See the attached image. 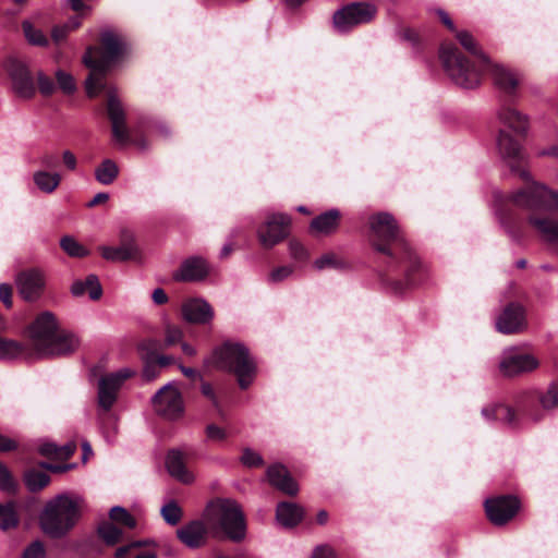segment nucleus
Here are the masks:
<instances>
[{"instance_id":"obj_53","label":"nucleus","mask_w":558,"mask_h":558,"mask_svg":"<svg viewBox=\"0 0 558 558\" xmlns=\"http://www.w3.org/2000/svg\"><path fill=\"white\" fill-rule=\"evenodd\" d=\"M136 236L133 230L123 227L120 230V243L119 244H134Z\"/></svg>"},{"instance_id":"obj_18","label":"nucleus","mask_w":558,"mask_h":558,"mask_svg":"<svg viewBox=\"0 0 558 558\" xmlns=\"http://www.w3.org/2000/svg\"><path fill=\"white\" fill-rule=\"evenodd\" d=\"M341 220L342 213L337 208H332L314 217L308 225L307 231L316 239L329 236L338 231Z\"/></svg>"},{"instance_id":"obj_7","label":"nucleus","mask_w":558,"mask_h":558,"mask_svg":"<svg viewBox=\"0 0 558 558\" xmlns=\"http://www.w3.org/2000/svg\"><path fill=\"white\" fill-rule=\"evenodd\" d=\"M213 357L218 368L231 371L236 375L242 389H246L251 385L255 365L243 344L226 342L215 350Z\"/></svg>"},{"instance_id":"obj_34","label":"nucleus","mask_w":558,"mask_h":558,"mask_svg":"<svg viewBox=\"0 0 558 558\" xmlns=\"http://www.w3.org/2000/svg\"><path fill=\"white\" fill-rule=\"evenodd\" d=\"M160 515L166 523L173 526L181 521L183 517V510L177 501L169 500L160 508Z\"/></svg>"},{"instance_id":"obj_41","label":"nucleus","mask_w":558,"mask_h":558,"mask_svg":"<svg viewBox=\"0 0 558 558\" xmlns=\"http://www.w3.org/2000/svg\"><path fill=\"white\" fill-rule=\"evenodd\" d=\"M183 341V331L174 325H167L165 328V344L171 347Z\"/></svg>"},{"instance_id":"obj_44","label":"nucleus","mask_w":558,"mask_h":558,"mask_svg":"<svg viewBox=\"0 0 558 558\" xmlns=\"http://www.w3.org/2000/svg\"><path fill=\"white\" fill-rule=\"evenodd\" d=\"M241 462L245 466L256 468V466H260L263 464V458L258 452H256L250 448H245L241 456Z\"/></svg>"},{"instance_id":"obj_63","label":"nucleus","mask_w":558,"mask_h":558,"mask_svg":"<svg viewBox=\"0 0 558 558\" xmlns=\"http://www.w3.org/2000/svg\"><path fill=\"white\" fill-rule=\"evenodd\" d=\"M16 448V442L0 434V451H10Z\"/></svg>"},{"instance_id":"obj_37","label":"nucleus","mask_w":558,"mask_h":558,"mask_svg":"<svg viewBox=\"0 0 558 558\" xmlns=\"http://www.w3.org/2000/svg\"><path fill=\"white\" fill-rule=\"evenodd\" d=\"M110 522L118 523L128 529H134L136 525L135 519L122 507H113L110 510Z\"/></svg>"},{"instance_id":"obj_62","label":"nucleus","mask_w":558,"mask_h":558,"mask_svg":"<svg viewBox=\"0 0 558 558\" xmlns=\"http://www.w3.org/2000/svg\"><path fill=\"white\" fill-rule=\"evenodd\" d=\"M151 299L157 305H162L168 302V295L161 288H157L153 291Z\"/></svg>"},{"instance_id":"obj_16","label":"nucleus","mask_w":558,"mask_h":558,"mask_svg":"<svg viewBox=\"0 0 558 558\" xmlns=\"http://www.w3.org/2000/svg\"><path fill=\"white\" fill-rule=\"evenodd\" d=\"M525 327V312L519 303L507 305L496 319V329L505 335L521 332Z\"/></svg>"},{"instance_id":"obj_55","label":"nucleus","mask_w":558,"mask_h":558,"mask_svg":"<svg viewBox=\"0 0 558 558\" xmlns=\"http://www.w3.org/2000/svg\"><path fill=\"white\" fill-rule=\"evenodd\" d=\"M149 355L157 363V366L160 369L170 365L174 361V359L170 355H160V354H156V353H149Z\"/></svg>"},{"instance_id":"obj_11","label":"nucleus","mask_w":558,"mask_h":558,"mask_svg":"<svg viewBox=\"0 0 558 558\" xmlns=\"http://www.w3.org/2000/svg\"><path fill=\"white\" fill-rule=\"evenodd\" d=\"M151 402L156 413L169 420H175L184 412L181 392L173 383L160 388L154 395Z\"/></svg>"},{"instance_id":"obj_17","label":"nucleus","mask_w":558,"mask_h":558,"mask_svg":"<svg viewBox=\"0 0 558 558\" xmlns=\"http://www.w3.org/2000/svg\"><path fill=\"white\" fill-rule=\"evenodd\" d=\"M45 284V275L38 269L23 271L16 278L19 293L26 301L37 300L41 295Z\"/></svg>"},{"instance_id":"obj_12","label":"nucleus","mask_w":558,"mask_h":558,"mask_svg":"<svg viewBox=\"0 0 558 558\" xmlns=\"http://www.w3.org/2000/svg\"><path fill=\"white\" fill-rule=\"evenodd\" d=\"M368 225L374 235L386 244H407L404 231L391 214L385 211L374 214Z\"/></svg>"},{"instance_id":"obj_52","label":"nucleus","mask_w":558,"mask_h":558,"mask_svg":"<svg viewBox=\"0 0 558 558\" xmlns=\"http://www.w3.org/2000/svg\"><path fill=\"white\" fill-rule=\"evenodd\" d=\"M292 274V268L289 266L279 267L271 271L270 280L274 282L281 281Z\"/></svg>"},{"instance_id":"obj_20","label":"nucleus","mask_w":558,"mask_h":558,"mask_svg":"<svg viewBox=\"0 0 558 558\" xmlns=\"http://www.w3.org/2000/svg\"><path fill=\"white\" fill-rule=\"evenodd\" d=\"M181 311L184 320L199 325L208 324L215 315L211 305L201 298L186 300L183 302Z\"/></svg>"},{"instance_id":"obj_39","label":"nucleus","mask_w":558,"mask_h":558,"mask_svg":"<svg viewBox=\"0 0 558 558\" xmlns=\"http://www.w3.org/2000/svg\"><path fill=\"white\" fill-rule=\"evenodd\" d=\"M539 403L544 410H551L558 407V385L551 383L546 391L538 397Z\"/></svg>"},{"instance_id":"obj_15","label":"nucleus","mask_w":558,"mask_h":558,"mask_svg":"<svg viewBox=\"0 0 558 558\" xmlns=\"http://www.w3.org/2000/svg\"><path fill=\"white\" fill-rule=\"evenodd\" d=\"M519 509V501L512 496H501L487 499L485 510L488 519L496 525H502L514 517Z\"/></svg>"},{"instance_id":"obj_32","label":"nucleus","mask_w":558,"mask_h":558,"mask_svg":"<svg viewBox=\"0 0 558 558\" xmlns=\"http://www.w3.org/2000/svg\"><path fill=\"white\" fill-rule=\"evenodd\" d=\"M24 481L31 492H38L50 483V477L45 471L32 468L24 473Z\"/></svg>"},{"instance_id":"obj_29","label":"nucleus","mask_w":558,"mask_h":558,"mask_svg":"<svg viewBox=\"0 0 558 558\" xmlns=\"http://www.w3.org/2000/svg\"><path fill=\"white\" fill-rule=\"evenodd\" d=\"M482 415L487 420H496L507 424L515 421L514 412L505 404H490L482 409Z\"/></svg>"},{"instance_id":"obj_26","label":"nucleus","mask_w":558,"mask_h":558,"mask_svg":"<svg viewBox=\"0 0 558 558\" xmlns=\"http://www.w3.org/2000/svg\"><path fill=\"white\" fill-rule=\"evenodd\" d=\"M71 292L74 296H82L87 293L90 300L97 301L102 294V288L98 277L89 275L85 280H76L73 282Z\"/></svg>"},{"instance_id":"obj_5","label":"nucleus","mask_w":558,"mask_h":558,"mask_svg":"<svg viewBox=\"0 0 558 558\" xmlns=\"http://www.w3.org/2000/svg\"><path fill=\"white\" fill-rule=\"evenodd\" d=\"M83 500L70 494H60L47 501L39 515L45 534L60 538L68 534L81 517Z\"/></svg>"},{"instance_id":"obj_23","label":"nucleus","mask_w":558,"mask_h":558,"mask_svg":"<svg viewBox=\"0 0 558 558\" xmlns=\"http://www.w3.org/2000/svg\"><path fill=\"white\" fill-rule=\"evenodd\" d=\"M209 269L210 268L206 259L193 256L181 264V267L174 275V278L177 280L190 282L202 281L208 276Z\"/></svg>"},{"instance_id":"obj_54","label":"nucleus","mask_w":558,"mask_h":558,"mask_svg":"<svg viewBox=\"0 0 558 558\" xmlns=\"http://www.w3.org/2000/svg\"><path fill=\"white\" fill-rule=\"evenodd\" d=\"M62 161L66 169L74 171L77 166V160L75 155L71 150H64L62 154Z\"/></svg>"},{"instance_id":"obj_43","label":"nucleus","mask_w":558,"mask_h":558,"mask_svg":"<svg viewBox=\"0 0 558 558\" xmlns=\"http://www.w3.org/2000/svg\"><path fill=\"white\" fill-rule=\"evenodd\" d=\"M160 373V368H158L157 363L153 360V357L148 354L144 357V368L143 376L146 380L150 381L158 377Z\"/></svg>"},{"instance_id":"obj_2","label":"nucleus","mask_w":558,"mask_h":558,"mask_svg":"<svg viewBox=\"0 0 558 558\" xmlns=\"http://www.w3.org/2000/svg\"><path fill=\"white\" fill-rule=\"evenodd\" d=\"M126 51L125 41L112 31L100 32L97 44L89 45L83 56L84 65L89 69L85 82L86 94L95 98L100 92H107L106 112L111 122L113 138L121 145L131 142L126 126L124 108L113 90H107L105 78L109 70L119 63Z\"/></svg>"},{"instance_id":"obj_33","label":"nucleus","mask_w":558,"mask_h":558,"mask_svg":"<svg viewBox=\"0 0 558 558\" xmlns=\"http://www.w3.org/2000/svg\"><path fill=\"white\" fill-rule=\"evenodd\" d=\"M24 353L19 341L0 337V360H12Z\"/></svg>"},{"instance_id":"obj_46","label":"nucleus","mask_w":558,"mask_h":558,"mask_svg":"<svg viewBox=\"0 0 558 558\" xmlns=\"http://www.w3.org/2000/svg\"><path fill=\"white\" fill-rule=\"evenodd\" d=\"M22 558H46L44 545L40 542L32 543L24 550Z\"/></svg>"},{"instance_id":"obj_57","label":"nucleus","mask_w":558,"mask_h":558,"mask_svg":"<svg viewBox=\"0 0 558 558\" xmlns=\"http://www.w3.org/2000/svg\"><path fill=\"white\" fill-rule=\"evenodd\" d=\"M202 392H203L204 396H206L213 402V404L217 409L219 408L218 399H217V397L215 395V391H214V388L211 387L210 384L203 383L202 384Z\"/></svg>"},{"instance_id":"obj_14","label":"nucleus","mask_w":558,"mask_h":558,"mask_svg":"<svg viewBox=\"0 0 558 558\" xmlns=\"http://www.w3.org/2000/svg\"><path fill=\"white\" fill-rule=\"evenodd\" d=\"M375 8L365 2L348 4L333 15L335 26L341 31L349 26L367 23L375 15Z\"/></svg>"},{"instance_id":"obj_1","label":"nucleus","mask_w":558,"mask_h":558,"mask_svg":"<svg viewBox=\"0 0 558 558\" xmlns=\"http://www.w3.org/2000/svg\"><path fill=\"white\" fill-rule=\"evenodd\" d=\"M498 117L501 123L514 132L515 137L500 130L497 146L511 172L518 174L524 185L497 201L496 214L512 240L529 238L530 233L546 241L558 240V221L549 217L550 209L558 210V192L533 181L525 169L521 142L525 138L529 120L509 105H504Z\"/></svg>"},{"instance_id":"obj_22","label":"nucleus","mask_w":558,"mask_h":558,"mask_svg":"<svg viewBox=\"0 0 558 558\" xmlns=\"http://www.w3.org/2000/svg\"><path fill=\"white\" fill-rule=\"evenodd\" d=\"M99 255L110 263H141L145 253L141 246H98Z\"/></svg>"},{"instance_id":"obj_64","label":"nucleus","mask_w":558,"mask_h":558,"mask_svg":"<svg viewBox=\"0 0 558 558\" xmlns=\"http://www.w3.org/2000/svg\"><path fill=\"white\" fill-rule=\"evenodd\" d=\"M76 449L75 444H66L62 447H59V458H69L71 457Z\"/></svg>"},{"instance_id":"obj_61","label":"nucleus","mask_w":558,"mask_h":558,"mask_svg":"<svg viewBox=\"0 0 558 558\" xmlns=\"http://www.w3.org/2000/svg\"><path fill=\"white\" fill-rule=\"evenodd\" d=\"M69 4L73 11L80 14H84L89 10V5L85 0H69Z\"/></svg>"},{"instance_id":"obj_36","label":"nucleus","mask_w":558,"mask_h":558,"mask_svg":"<svg viewBox=\"0 0 558 558\" xmlns=\"http://www.w3.org/2000/svg\"><path fill=\"white\" fill-rule=\"evenodd\" d=\"M19 519L13 504L0 505V529L7 531L17 525Z\"/></svg>"},{"instance_id":"obj_42","label":"nucleus","mask_w":558,"mask_h":558,"mask_svg":"<svg viewBox=\"0 0 558 558\" xmlns=\"http://www.w3.org/2000/svg\"><path fill=\"white\" fill-rule=\"evenodd\" d=\"M37 86L39 89V93L43 96H51L56 90L54 82L51 77L47 76L44 72L37 73Z\"/></svg>"},{"instance_id":"obj_25","label":"nucleus","mask_w":558,"mask_h":558,"mask_svg":"<svg viewBox=\"0 0 558 558\" xmlns=\"http://www.w3.org/2000/svg\"><path fill=\"white\" fill-rule=\"evenodd\" d=\"M267 477L272 486L288 495H294L299 490L298 484L290 476L287 469L281 464L269 466L267 470Z\"/></svg>"},{"instance_id":"obj_21","label":"nucleus","mask_w":558,"mask_h":558,"mask_svg":"<svg viewBox=\"0 0 558 558\" xmlns=\"http://www.w3.org/2000/svg\"><path fill=\"white\" fill-rule=\"evenodd\" d=\"M189 452L180 449H172L168 452L166 458V468L169 474L183 484H191L194 482L193 473L186 466Z\"/></svg>"},{"instance_id":"obj_47","label":"nucleus","mask_w":558,"mask_h":558,"mask_svg":"<svg viewBox=\"0 0 558 558\" xmlns=\"http://www.w3.org/2000/svg\"><path fill=\"white\" fill-rule=\"evenodd\" d=\"M14 488V482L9 470L0 464V489L10 492Z\"/></svg>"},{"instance_id":"obj_60","label":"nucleus","mask_w":558,"mask_h":558,"mask_svg":"<svg viewBox=\"0 0 558 558\" xmlns=\"http://www.w3.org/2000/svg\"><path fill=\"white\" fill-rule=\"evenodd\" d=\"M437 15L440 20V22L450 31V32H456V26L451 20V17L449 16V14L447 12H445L444 10L439 9L437 10Z\"/></svg>"},{"instance_id":"obj_24","label":"nucleus","mask_w":558,"mask_h":558,"mask_svg":"<svg viewBox=\"0 0 558 558\" xmlns=\"http://www.w3.org/2000/svg\"><path fill=\"white\" fill-rule=\"evenodd\" d=\"M177 536L189 548H198L205 545L207 527L199 520L191 521L177 530Z\"/></svg>"},{"instance_id":"obj_35","label":"nucleus","mask_w":558,"mask_h":558,"mask_svg":"<svg viewBox=\"0 0 558 558\" xmlns=\"http://www.w3.org/2000/svg\"><path fill=\"white\" fill-rule=\"evenodd\" d=\"M98 534L108 545H113L120 541L122 531L113 522L105 521L98 526Z\"/></svg>"},{"instance_id":"obj_40","label":"nucleus","mask_w":558,"mask_h":558,"mask_svg":"<svg viewBox=\"0 0 558 558\" xmlns=\"http://www.w3.org/2000/svg\"><path fill=\"white\" fill-rule=\"evenodd\" d=\"M56 81L59 88L66 95H71L76 90L73 76L61 69L56 72Z\"/></svg>"},{"instance_id":"obj_51","label":"nucleus","mask_w":558,"mask_h":558,"mask_svg":"<svg viewBox=\"0 0 558 558\" xmlns=\"http://www.w3.org/2000/svg\"><path fill=\"white\" fill-rule=\"evenodd\" d=\"M0 301L9 308L12 306V288L8 283L0 284Z\"/></svg>"},{"instance_id":"obj_28","label":"nucleus","mask_w":558,"mask_h":558,"mask_svg":"<svg viewBox=\"0 0 558 558\" xmlns=\"http://www.w3.org/2000/svg\"><path fill=\"white\" fill-rule=\"evenodd\" d=\"M33 180L36 186L44 193L50 194L54 192L61 183L62 177L58 172H49L47 170H38L34 172Z\"/></svg>"},{"instance_id":"obj_30","label":"nucleus","mask_w":558,"mask_h":558,"mask_svg":"<svg viewBox=\"0 0 558 558\" xmlns=\"http://www.w3.org/2000/svg\"><path fill=\"white\" fill-rule=\"evenodd\" d=\"M119 175V168L117 163L111 159H105L96 169V180L104 184L110 185Z\"/></svg>"},{"instance_id":"obj_50","label":"nucleus","mask_w":558,"mask_h":558,"mask_svg":"<svg viewBox=\"0 0 558 558\" xmlns=\"http://www.w3.org/2000/svg\"><path fill=\"white\" fill-rule=\"evenodd\" d=\"M65 253L73 258H83L89 255L87 246H62Z\"/></svg>"},{"instance_id":"obj_6","label":"nucleus","mask_w":558,"mask_h":558,"mask_svg":"<svg viewBox=\"0 0 558 558\" xmlns=\"http://www.w3.org/2000/svg\"><path fill=\"white\" fill-rule=\"evenodd\" d=\"M205 519L210 527L223 531L234 542H240L245 537L244 514L234 500L217 499L211 501L206 508Z\"/></svg>"},{"instance_id":"obj_45","label":"nucleus","mask_w":558,"mask_h":558,"mask_svg":"<svg viewBox=\"0 0 558 558\" xmlns=\"http://www.w3.org/2000/svg\"><path fill=\"white\" fill-rule=\"evenodd\" d=\"M206 437L210 441L221 442L225 441L228 437L226 429L215 425L208 424L205 429Z\"/></svg>"},{"instance_id":"obj_38","label":"nucleus","mask_w":558,"mask_h":558,"mask_svg":"<svg viewBox=\"0 0 558 558\" xmlns=\"http://www.w3.org/2000/svg\"><path fill=\"white\" fill-rule=\"evenodd\" d=\"M345 266L347 263L335 253L324 254L314 262V267L318 270L327 268H344Z\"/></svg>"},{"instance_id":"obj_19","label":"nucleus","mask_w":558,"mask_h":558,"mask_svg":"<svg viewBox=\"0 0 558 558\" xmlns=\"http://www.w3.org/2000/svg\"><path fill=\"white\" fill-rule=\"evenodd\" d=\"M485 72L492 73L496 87L504 94L507 100L515 97L520 85V78L515 72L506 66L493 64L490 61L489 66L484 70Z\"/></svg>"},{"instance_id":"obj_48","label":"nucleus","mask_w":558,"mask_h":558,"mask_svg":"<svg viewBox=\"0 0 558 558\" xmlns=\"http://www.w3.org/2000/svg\"><path fill=\"white\" fill-rule=\"evenodd\" d=\"M69 34L70 32L65 24L56 25L51 29V40L58 46L66 39Z\"/></svg>"},{"instance_id":"obj_10","label":"nucleus","mask_w":558,"mask_h":558,"mask_svg":"<svg viewBox=\"0 0 558 558\" xmlns=\"http://www.w3.org/2000/svg\"><path fill=\"white\" fill-rule=\"evenodd\" d=\"M538 366L539 361L535 355L515 347L506 349L499 362L500 372L509 377L531 373Z\"/></svg>"},{"instance_id":"obj_49","label":"nucleus","mask_w":558,"mask_h":558,"mask_svg":"<svg viewBox=\"0 0 558 558\" xmlns=\"http://www.w3.org/2000/svg\"><path fill=\"white\" fill-rule=\"evenodd\" d=\"M40 165L46 169H56L59 166V156L53 153H45L40 157Z\"/></svg>"},{"instance_id":"obj_3","label":"nucleus","mask_w":558,"mask_h":558,"mask_svg":"<svg viewBox=\"0 0 558 558\" xmlns=\"http://www.w3.org/2000/svg\"><path fill=\"white\" fill-rule=\"evenodd\" d=\"M456 37L470 53V58L464 56L453 43H442L439 49L440 60L457 85L474 88L480 85L484 70L489 66V59L477 47L469 32H456Z\"/></svg>"},{"instance_id":"obj_27","label":"nucleus","mask_w":558,"mask_h":558,"mask_svg":"<svg viewBox=\"0 0 558 558\" xmlns=\"http://www.w3.org/2000/svg\"><path fill=\"white\" fill-rule=\"evenodd\" d=\"M276 518L284 527L295 526L303 518V509L294 504L281 502L277 506Z\"/></svg>"},{"instance_id":"obj_31","label":"nucleus","mask_w":558,"mask_h":558,"mask_svg":"<svg viewBox=\"0 0 558 558\" xmlns=\"http://www.w3.org/2000/svg\"><path fill=\"white\" fill-rule=\"evenodd\" d=\"M22 31L29 45L36 47L49 46L50 40L47 35L41 29L36 28L32 22L27 20L23 21Z\"/></svg>"},{"instance_id":"obj_58","label":"nucleus","mask_w":558,"mask_h":558,"mask_svg":"<svg viewBox=\"0 0 558 558\" xmlns=\"http://www.w3.org/2000/svg\"><path fill=\"white\" fill-rule=\"evenodd\" d=\"M39 452L44 456L59 458V447L51 442L41 445L39 448Z\"/></svg>"},{"instance_id":"obj_4","label":"nucleus","mask_w":558,"mask_h":558,"mask_svg":"<svg viewBox=\"0 0 558 558\" xmlns=\"http://www.w3.org/2000/svg\"><path fill=\"white\" fill-rule=\"evenodd\" d=\"M28 337L34 354L38 357L69 354L80 344L73 333L59 328L57 317L51 312H43L35 318L28 328Z\"/></svg>"},{"instance_id":"obj_56","label":"nucleus","mask_w":558,"mask_h":558,"mask_svg":"<svg viewBox=\"0 0 558 558\" xmlns=\"http://www.w3.org/2000/svg\"><path fill=\"white\" fill-rule=\"evenodd\" d=\"M312 558H335V553L328 546H318L313 551Z\"/></svg>"},{"instance_id":"obj_8","label":"nucleus","mask_w":558,"mask_h":558,"mask_svg":"<svg viewBox=\"0 0 558 558\" xmlns=\"http://www.w3.org/2000/svg\"><path fill=\"white\" fill-rule=\"evenodd\" d=\"M134 374V371L130 368H122L118 372L105 375L99 379L97 393L99 412L97 418L107 439L109 438V434L106 430L107 423L112 422L116 424V417L110 414L109 411L117 401L118 392L122 384Z\"/></svg>"},{"instance_id":"obj_59","label":"nucleus","mask_w":558,"mask_h":558,"mask_svg":"<svg viewBox=\"0 0 558 558\" xmlns=\"http://www.w3.org/2000/svg\"><path fill=\"white\" fill-rule=\"evenodd\" d=\"M109 199V194L108 193H105V192H100V193H97L88 203H87V207L88 208H93V207H96L98 205H102L105 203H107Z\"/></svg>"},{"instance_id":"obj_13","label":"nucleus","mask_w":558,"mask_h":558,"mask_svg":"<svg viewBox=\"0 0 558 558\" xmlns=\"http://www.w3.org/2000/svg\"><path fill=\"white\" fill-rule=\"evenodd\" d=\"M291 228V216L281 213L269 215L257 231L259 244H279L290 240Z\"/></svg>"},{"instance_id":"obj_9","label":"nucleus","mask_w":558,"mask_h":558,"mask_svg":"<svg viewBox=\"0 0 558 558\" xmlns=\"http://www.w3.org/2000/svg\"><path fill=\"white\" fill-rule=\"evenodd\" d=\"M3 69L12 83L13 92L21 98L31 99L36 94V82L29 66L21 59L9 57Z\"/></svg>"}]
</instances>
